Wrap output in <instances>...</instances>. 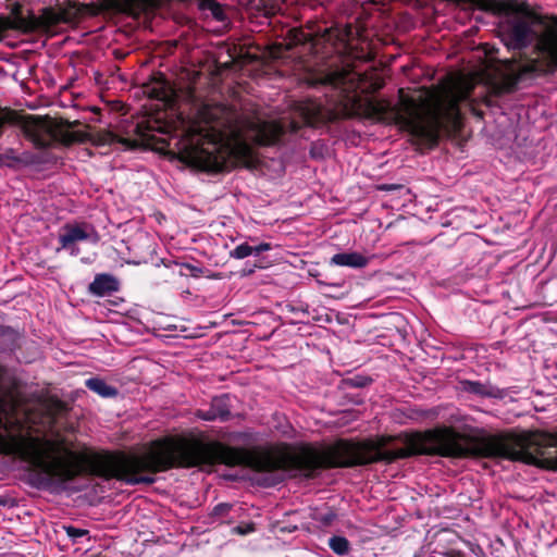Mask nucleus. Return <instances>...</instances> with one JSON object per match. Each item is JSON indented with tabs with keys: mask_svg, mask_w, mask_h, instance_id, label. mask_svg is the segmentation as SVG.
<instances>
[{
	"mask_svg": "<svg viewBox=\"0 0 557 557\" xmlns=\"http://www.w3.org/2000/svg\"><path fill=\"white\" fill-rule=\"evenodd\" d=\"M416 456L500 458L557 471V442L549 432L472 436L445 425L362 441L339 438L332 444V469L391 465Z\"/></svg>",
	"mask_w": 557,
	"mask_h": 557,
	"instance_id": "2",
	"label": "nucleus"
},
{
	"mask_svg": "<svg viewBox=\"0 0 557 557\" xmlns=\"http://www.w3.org/2000/svg\"><path fill=\"white\" fill-rule=\"evenodd\" d=\"M249 138L256 146L268 147L278 144L285 135V127L277 121L249 122Z\"/></svg>",
	"mask_w": 557,
	"mask_h": 557,
	"instance_id": "10",
	"label": "nucleus"
},
{
	"mask_svg": "<svg viewBox=\"0 0 557 557\" xmlns=\"http://www.w3.org/2000/svg\"><path fill=\"white\" fill-rule=\"evenodd\" d=\"M332 518H333V516H331V517H325V518L323 519V521H324V522H331Z\"/></svg>",
	"mask_w": 557,
	"mask_h": 557,
	"instance_id": "40",
	"label": "nucleus"
},
{
	"mask_svg": "<svg viewBox=\"0 0 557 557\" xmlns=\"http://www.w3.org/2000/svg\"><path fill=\"white\" fill-rule=\"evenodd\" d=\"M345 79H346L345 73H335V74H332L331 76H329L330 83L334 86H338V85L343 84Z\"/></svg>",
	"mask_w": 557,
	"mask_h": 557,
	"instance_id": "30",
	"label": "nucleus"
},
{
	"mask_svg": "<svg viewBox=\"0 0 557 557\" xmlns=\"http://www.w3.org/2000/svg\"><path fill=\"white\" fill-rule=\"evenodd\" d=\"M462 389L469 394L488 398H503L506 393L492 384L481 383L479 381H462Z\"/></svg>",
	"mask_w": 557,
	"mask_h": 557,
	"instance_id": "14",
	"label": "nucleus"
},
{
	"mask_svg": "<svg viewBox=\"0 0 557 557\" xmlns=\"http://www.w3.org/2000/svg\"><path fill=\"white\" fill-rule=\"evenodd\" d=\"M372 379L367 375H355L352 377L346 379L344 382L347 386L354 388H362L372 383Z\"/></svg>",
	"mask_w": 557,
	"mask_h": 557,
	"instance_id": "23",
	"label": "nucleus"
},
{
	"mask_svg": "<svg viewBox=\"0 0 557 557\" xmlns=\"http://www.w3.org/2000/svg\"><path fill=\"white\" fill-rule=\"evenodd\" d=\"M231 507L232 506L227 503H220L213 508L212 515L216 517H223L228 513Z\"/></svg>",
	"mask_w": 557,
	"mask_h": 557,
	"instance_id": "27",
	"label": "nucleus"
},
{
	"mask_svg": "<svg viewBox=\"0 0 557 557\" xmlns=\"http://www.w3.org/2000/svg\"><path fill=\"white\" fill-rule=\"evenodd\" d=\"M0 505H4V502H2L1 499H0Z\"/></svg>",
	"mask_w": 557,
	"mask_h": 557,
	"instance_id": "44",
	"label": "nucleus"
},
{
	"mask_svg": "<svg viewBox=\"0 0 557 557\" xmlns=\"http://www.w3.org/2000/svg\"><path fill=\"white\" fill-rule=\"evenodd\" d=\"M287 308H288V309H289V311H292V312H295V311L297 310L294 306H289V305L287 306Z\"/></svg>",
	"mask_w": 557,
	"mask_h": 557,
	"instance_id": "39",
	"label": "nucleus"
},
{
	"mask_svg": "<svg viewBox=\"0 0 557 557\" xmlns=\"http://www.w3.org/2000/svg\"><path fill=\"white\" fill-rule=\"evenodd\" d=\"M120 281L110 273H98L88 285V293L96 297H108L119 292Z\"/></svg>",
	"mask_w": 557,
	"mask_h": 557,
	"instance_id": "11",
	"label": "nucleus"
},
{
	"mask_svg": "<svg viewBox=\"0 0 557 557\" xmlns=\"http://www.w3.org/2000/svg\"><path fill=\"white\" fill-rule=\"evenodd\" d=\"M197 417L205 421H215L219 420L218 416L213 411V408L210 406L209 409L198 410Z\"/></svg>",
	"mask_w": 557,
	"mask_h": 557,
	"instance_id": "26",
	"label": "nucleus"
},
{
	"mask_svg": "<svg viewBox=\"0 0 557 557\" xmlns=\"http://www.w3.org/2000/svg\"><path fill=\"white\" fill-rule=\"evenodd\" d=\"M550 435H553V437L556 438V442H557V431L554 433H550Z\"/></svg>",
	"mask_w": 557,
	"mask_h": 557,
	"instance_id": "42",
	"label": "nucleus"
},
{
	"mask_svg": "<svg viewBox=\"0 0 557 557\" xmlns=\"http://www.w3.org/2000/svg\"><path fill=\"white\" fill-rule=\"evenodd\" d=\"M490 90L491 94L495 97H502L503 95L507 94V91L504 90V87L502 86L499 81L491 83Z\"/></svg>",
	"mask_w": 557,
	"mask_h": 557,
	"instance_id": "29",
	"label": "nucleus"
},
{
	"mask_svg": "<svg viewBox=\"0 0 557 557\" xmlns=\"http://www.w3.org/2000/svg\"><path fill=\"white\" fill-rule=\"evenodd\" d=\"M60 249L70 250L72 256H77L79 250L75 246L77 242L88 240L92 244H98L100 235L96 228L88 223H67L62 227L58 237Z\"/></svg>",
	"mask_w": 557,
	"mask_h": 557,
	"instance_id": "9",
	"label": "nucleus"
},
{
	"mask_svg": "<svg viewBox=\"0 0 557 557\" xmlns=\"http://www.w3.org/2000/svg\"><path fill=\"white\" fill-rule=\"evenodd\" d=\"M548 20L553 29H555V33H557V15H548Z\"/></svg>",
	"mask_w": 557,
	"mask_h": 557,
	"instance_id": "36",
	"label": "nucleus"
},
{
	"mask_svg": "<svg viewBox=\"0 0 557 557\" xmlns=\"http://www.w3.org/2000/svg\"><path fill=\"white\" fill-rule=\"evenodd\" d=\"M255 523L253 522H248V523H243V524H239L237 527H235L234 531L237 533V534H240V535H247L251 532L255 531Z\"/></svg>",
	"mask_w": 557,
	"mask_h": 557,
	"instance_id": "28",
	"label": "nucleus"
},
{
	"mask_svg": "<svg viewBox=\"0 0 557 557\" xmlns=\"http://www.w3.org/2000/svg\"><path fill=\"white\" fill-rule=\"evenodd\" d=\"M78 123V121H58L49 115H22L9 107L0 108V137L3 135L5 124L20 125L25 137L39 149L50 148L53 144L71 146L83 143L86 133L72 131Z\"/></svg>",
	"mask_w": 557,
	"mask_h": 557,
	"instance_id": "5",
	"label": "nucleus"
},
{
	"mask_svg": "<svg viewBox=\"0 0 557 557\" xmlns=\"http://www.w3.org/2000/svg\"><path fill=\"white\" fill-rule=\"evenodd\" d=\"M209 12L212 14L213 18L219 22H223L226 20L223 7L216 0L214 4H211V10Z\"/></svg>",
	"mask_w": 557,
	"mask_h": 557,
	"instance_id": "25",
	"label": "nucleus"
},
{
	"mask_svg": "<svg viewBox=\"0 0 557 557\" xmlns=\"http://www.w3.org/2000/svg\"><path fill=\"white\" fill-rule=\"evenodd\" d=\"M25 422L8 417L0 399V454L17 455L29 465L28 478L38 490H64L79 476L117 480L128 485L154 483V474L171 469L225 465L231 467V446L202 435L164 436L141 453L102 450L78 453L51 440L24 435Z\"/></svg>",
	"mask_w": 557,
	"mask_h": 557,
	"instance_id": "1",
	"label": "nucleus"
},
{
	"mask_svg": "<svg viewBox=\"0 0 557 557\" xmlns=\"http://www.w3.org/2000/svg\"><path fill=\"white\" fill-rule=\"evenodd\" d=\"M330 548L339 556L347 555L350 550V543L345 536L333 535L329 539Z\"/></svg>",
	"mask_w": 557,
	"mask_h": 557,
	"instance_id": "20",
	"label": "nucleus"
},
{
	"mask_svg": "<svg viewBox=\"0 0 557 557\" xmlns=\"http://www.w3.org/2000/svg\"><path fill=\"white\" fill-rule=\"evenodd\" d=\"M1 334H3V335H4V334H10V335L13 337V339H14L15 337H17V335H18L15 331H13V330H12V329H10V327H7L5 330H3V331L1 332Z\"/></svg>",
	"mask_w": 557,
	"mask_h": 557,
	"instance_id": "37",
	"label": "nucleus"
},
{
	"mask_svg": "<svg viewBox=\"0 0 557 557\" xmlns=\"http://www.w3.org/2000/svg\"><path fill=\"white\" fill-rule=\"evenodd\" d=\"M101 14L99 2L82 3L78 0H65L54 5L44 7L35 13L37 34L52 38L61 33L62 24L77 25L82 17Z\"/></svg>",
	"mask_w": 557,
	"mask_h": 557,
	"instance_id": "7",
	"label": "nucleus"
},
{
	"mask_svg": "<svg viewBox=\"0 0 557 557\" xmlns=\"http://www.w3.org/2000/svg\"><path fill=\"white\" fill-rule=\"evenodd\" d=\"M352 37V27L350 25H346L339 35L341 40H350Z\"/></svg>",
	"mask_w": 557,
	"mask_h": 557,
	"instance_id": "32",
	"label": "nucleus"
},
{
	"mask_svg": "<svg viewBox=\"0 0 557 557\" xmlns=\"http://www.w3.org/2000/svg\"><path fill=\"white\" fill-rule=\"evenodd\" d=\"M215 0H198V9L200 11H210L211 4H214Z\"/></svg>",
	"mask_w": 557,
	"mask_h": 557,
	"instance_id": "33",
	"label": "nucleus"
},
{
	"mask_svg": "<svg viewBox=\"0 0 557 557\" xmlns=\"http://www.w3.org/2000/svg\"><path fill=\"white\" fill-rule=\"evenodd\" d=\"M256 268H263V265L255 263L252 267H248V264H246L243 269V275L246 276L252 274Z\"/></svg>",
	"mask_w": 557,
	"mask_h": 557,
	"instance_id": "35",
	"label": "nucleus"
},
{
	"mask_svg": "<svg viewBox=\"0 0 557 557\" xmlns=\"http://www.w3.org/2000/svg\"><path fill=\"white\" fill-rule=\"evenodd\" d=\"M533 21L543 26L539 42L535 45V50L543 58L531 59L521 65H516L513 60L506 61L508 73L503 74L498 81L507 94L513 92L525 76L553 74L557 71V33L553 29L548 15H533Z\"/></svg>",
	"mask_w": 557,
	"mask_h": 557,
	"instance_id": "6",
	"label": "nucleus"
},
{
	"mask_svg": "<svg viewBox=\"0 0 557 557\" xmlns=\"http://www.w3.org/2000/svg\"><path fill=\"white\" fill-rule=\"evenodd\" d=\"M472 90V86L448 89L425 113L421 112L417 101L406 95L403 88L398 90L399 102L396 106L386 99H361L358 96L351 99V104L357 114L376 122L399 125L421 143L435 147L442 133L451 136L461 132L463 119L460 103L470 98Z\"/></svg>",
	"mask_w": 557,
	"mask_h": 557,
	"instance_id": "3",
	"label": "nucleus"
},
{
	"mask_svg": "<svg viewBox=\"0 0 557 557\" xmlns=\"http://www.w3.org/2000/svg\"><path fill=\"white\" fill-rule=\"evenodd\" d=\"M450 557H465V555L460 552H451Z\"/></svg>",
	"mask_w": 557,
	"mask_h": 557,
	"instance_id": "38",
	"label": "nucleus"
},
{
	"mask_svg": "<svg viewBox=\"0 0 557 557\" xmlns=\"http://www.w3.org/2000/svg\"><path fill=\"white\" fill-rule=\"evenodd\" d=\"M180 265H181V269L187 270L189 272V275L195 278H199L202 276H205L207 278H211V280H220L221 278L220 273H212L209 269L203 268V267L194 265L188 262H183Z\"/></svg>",
	"mask_w": 557,
	"mask_h": 557,
	"instance_id": "19",
	"label": "nucleus"
},
{
	"mask_svg": "<svg viewBox=\"0 0 557 557\" xmlns=\"http://www.w3.org/2000/svg\"><path fill=\"white\" fill-rule=\"evenodd\" d=\"M144 92L150 98L163 102L171 100L172 88L165 76L161 73L144 84Z\"/></svg>",
	"mask_w": 557,
	"mask_h": 557,
	"instance_id": "13",
	"label": "nucleus"
},
{
	"mask_svg": "<svg viewBox=\"0 0 557 557\" xmlns=\"http://www.w3.org/2000/svg\"><path fill=\"white\" fill-rule=\"evenodd\" d=\"M64 530L66 532V535L71 537L72 540L76 541L79 537H83L88 534V531L85 529H78L73 525L64 527Z\"/></svg>",
	"mask_w": 557,
	"mask_h": 557,
	"instance_id": "24",
	"label": "nucleus"
},
{
	"mask_svg": "<svg viewBox=\"0 0 557 557\" xmlns=\"http://www.w3.org/2000/svg\"><path fill=\"white\" fill-rule=\"evenodd\" d=\"M310 35L304 33L300 29L292 28L288 30V44L287 49H292L294 46L302 45L309 40Z\"/></svg>",
	"mask_w": 557,
	"mask_h": 557,
	"instance_id": "21",
	"label": "nucleus"
},
{
	"mask_svg": "<svg viewBox=\"0 0 557 557\" xmlns=\"http://www.w3.org/2000/svg\"><path fill=\"white\" fill-rule=\"evenodd\" d=\"M148 126H145L144 124H137L135 132L138 135L139 139H132V138H125L117 136L111 132L106 133L100 139L99 144H111V143H120L122 144L127 150H135L143 146L145 141H148L150 139V135L147 134Z\"/></svg>",
	"mask_w": 557,
	"mask_h": 557,
	"instance_id": "12",
	"label": "nucleus"
},
{
	"mask_svg": "<svg viewBox=\"0 0 557 557\" xmlns=\"http://www.w3.org/2000/svg\"><path fill=\"white\" fill-rule=\"evenodd\" d=\"M2 159H3V154H0V162L2 161Z\"/></svg>",
	"mask_w": 557,
	"mask_h": 557,
	"instance_id": "43",
	"label": "nucleus"
},
{
	"mask_svg": "<svg viewBox=\"0 0 557 557\" xmlns=\"http://www.w3.org/2000/svg\"><path fill=\"white\" fill-rule=\"evenodd\" d=\"M401 187H403L401 185H396V184H383V185L379 186V189L384 190V191H392V190L399 189Z\"/></svg>",
	"mask_w": 557,
	"mask_h": 557,
	"instance_id": "34",
	"label": "nucleus"
},
{
	"mask_svg": "<svg viewBox=\"0 0 557 557\" xmlns=\"http://www.w3.org/2000/svg\"><path fill=\"white\" fill-rule=\"evenodd\" d=\"M178 160L189 166L207 173H222L236 166L256 168L259 159L252 145L234 132L227 138L214 135L207 146L189 145L182 149Z\"/></svg>",
	"mask_w": 557,
	"mask_h": 557,
	"instance_id": "4",
	"label": "nucleus"
},
{
	"mask_svg": "<svg viewBox=\"0 0 557 557\" xmlns=\"http://www.w3.org/2000/svg\"><path fill=\"white\" fill-rule=\"evenodd\" d=\"M35 12L32 9L24 10L20 2L12 4L8 15L0 14V41L9 30L21 34H37Z\"/></svg>",
	"mask_w": 557,
	"mask_h": 557,
	"instance_id": "8",
	"label": "nucleus"
},
{
	"mask_svg": "<svg viewBox=\"0 0 557 557\" xmlns=\"http://www.w3.org/2000/svg\"><path fill=\"white\" fill-rule=\"evenodd\" d=\"M368 262V258L359 252H339L331 258V264L354 269H362Z\"/></svg>",
	"mask_w": 557,
	"mask_h": 557,
	"instance_id": "16",
	"label": "nucleus"
},
{
	"mask_svg": "<svg viewBox=\"0 0 557 557\" xmlns=\"http://www.w3.org/2000/svg\"><path fill=\"white\" fill-rule=\"evenodd\" d=\"M85 385L88 389L104 398L115 397L119 394V391L114 386L107 384V382L100 377H90L86 380Z\"/></svg>",
	"mask_w": 557,
	"mask_h": 557,
	"instance_id": "17",
	"label": "nucleus"
},
{
	"mask_svg": "<svg viewBox=\"0 0 557 557\" xmlns=\"http://www.w3.org/2000/svg\"><path fill=\"white\" fill-rule=\"evenodd\" d=\"M211 407L218 416L220 421L230 420L231 413V398L227 394L215 396L211 400Z\"/></svg>",
	"mask_w": 557,
	"mask_h": 557,
	"instance_id": "18",
	"label": "nucleus"
},
{
	"mask_svg": "<svg viewBox=\"0 0 557 557\" xmlns=\"http://www.w3.org/2000/svg\"><path fill=\"white\" fill-rule=\"evenodd\" d=\"M364 60H371L372 57L370 55V53H368L366 57H363Z\"/></svg>",
	"mask_w": 557,
	"mask_h": 557,
	"instance_id": "41",
	"label": "nucleus"
},
{
	"mask_svg": "<svg viewBox=\"0 0 557 557\" xmlns=\"http://www.w3.org/2000/svg\"><path fill=\"white\" fill-rule=\"evenodd\" d=\"M299 113L308 126H318L325 121V112L320 103L308 101L299 106Z\"/></svg>",
	"mask_w": 557,
	"mask_h": 557,
	"instance_id": "15",
	"label": "nucleus"
},
{
	"mask_svg": "<svg viewBox=\"0 0 557 557\" xmlns=\"http://www.w3.org/2000/svg\"><path fill=\"white\" fill-rule=\"evenodd\" d=\"M252 256V246L248 243H242L230 251V257L234 259H244Z\"/></svg>",
	"mask_w": 557,
	"mask_h": 557,
	"instance_id": "22",
	"label": "nucleus"
},
{
	"mask_svg": "<svg viewBox=\"0 0 557 557\" xmlns=\"http://www.w3.org/2000/svg\"><path fill=\"white\" fill-rule=\"evenodd\" d=\"M271 249V244L261 243L257 246H252V256H260L263 251H268Z\"/></svg>",
	"mask_w": 557,
	"mask_h": 557,
	"instance_id": "31",
	"label": "nucleus"
}]
</instances>
